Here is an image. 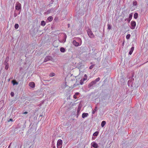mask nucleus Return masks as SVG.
Masks as SVG:
<instances>
[{
    "mask_svg": "<svg viewBox=\"0 0 148 148\" xmlns=\"http://www.w3.org/2000/svg\"><path fill=\"white\" fill-rule=\"evenodd\" d=\"M19 27V25L18 24H16L14 25L15 28L16 29H17Z\"/></svg>",
    "mask_w": 148,
    "mask_h": 148,
    "instance_id": "bb28decb",
    "label": "nucleus"
},
{
    "mask_svg": "<svg viewBox=\"0 0 148 148\" xmlns=\"http://www.w3.org/2000/svg\"><path fill=\"white\" fill-rule=\"evenodd\" d=\"M131 28L132 29H134L136 26V23L135 21H132L131 22Z\"/></svg>",
    "mask_w": 148,
    "mask_h": 148,
    "instance_id": "423d86ee",
    "label": "nucleus"
},
{
    "mask_svg": "<svg viewBox=\"0 0 148 148\" xmlns=\"http://www.w3.org/2000/svg\"><path fill=\"white\" fill-rule=\"evenodd\" d=\"M132 13L130 14L129 15V17L127 19V20L128 22H130L132 19Z\"/></svg>",
    "mask_w": 148,
    "mask_h": 148,
    "instance_id": "9b49d317",
    "label": "nucleus"
},
{
    "mask_svg": "<svg viewBox=\"0 0 148 148\" xmlns=\"http://www.w3.org/2000/svg\"><path fill=\"white\" fill-rule=\"evenodd\" d=\"M12 82L13 85H17L18 84V83L16 82H14L12 81Z\"/></svg>",
    "mask_w": 148,
    "mask_h": 148,
    "instance_id": "c756f323",
    "label": "nucleus"
},
{
    "mask_svg": "<svg viewBox=\"0 0 148 148\" xmlns=\"http://www.w3.org/2000/svg\"><path fill=\"white\" fill-rule=\"evenodd\" d=\"M53 17L52 16H50L49 17L47 18V20L49 22L53 20Z\"/></svg>",
    "mask_w": 148,
    "mask_h": 148,
    "instance_id": "f3484780",
    "label": "nucleus"
},
{
    "mask_svg": "<svg viewBox=\"0 0 148 148\" xmlns=\"http://www.w3.org/2000/svg\"><path fill=\"white\" fill-rule=\"evenodd\" d=\"M133 6H137V2L136 1H134L133 2Z\"/></svg>",
    "mask_w": 148,
    "mask_h": 148,
    "instance_id": "412c9836",
    "label": "nucleus"
},
{
    "mask_svg": "<svg viewBox=\"0 0 148 148\" xmlns=\"http://www.w3.org/2000/svg\"><path fill=\"white\" fill-rule=\"evenodd\" d=\"M8 121L9 122H10V121H12H12H13V120H12V119H9V120Z\"/></svg>",
    "mask_w": 148,
    "mask_h": 148,
    "instance_id": "f704fd0d",
    "label": "nucleus"
},
{
    "mask_svg": "<svg viewBox=\"0 0 148 148\" xmlns=\"http://www.w3.org/2000/svg\"><path fill=\"white\" fill-rule=\"evenodd\" d=\"M51 59V57L50 56H47L45 58L44 62H46L50 60Z\"/></svg>",
    "mask_w": 148,
    "mask_h": 148,
    "instance_id": "1a4fd4ad",
    "label": "nucleus"
},
{
    "mask_svg": "<svg viewBox=\"0 0 148 148\" xmlns=\"http://www.w3.org/2000/svg\"><path fill=\"white\" fill-rule=\"evenodd\" d=\"M91 146L95 148H97L98 147V145L95 142H93L91 143Z\"/></svg>",
    "mask_w": 148,
    "mask_h": 148,
    "instance_id": "0eeeda50",
    "label": "nucleus"
},
{
    "mask_svg": "<svg viewBox=\"0 0 148 148\" xmlns=\"http://www.w3.org/2000/svg\"><path fill=\"white\" fill-rule=\"evenodd\" d=\"M15 8L16 10H20L21 8V4L19 2L16 3L15 5Z\"/></svg>",
    "mask_w": 148,
    "mask_h": 148,
    "instance_id": "20e7f679",
    "label": "nucleus"
},
{
    "mask_svg": "<svg viewBox=\"0 0 148 148\" xmlns=\"http://www.w3.org/2000/svg\"><path fill=\"white\" fill-rule=\"evenodd\" d=\"M11 143L10 144V145H9V146H8V148L9 147H10V145L11 144Z\"/></svg>",
    "mask_w": 148,
    "mask_h": 148,
    "instance_id": "a19ab883",
    "label": "nucleus"
},
{
    "mask_svg": "<svg viewBox=\"0 0 148 148\" xmlns=\"http://www.w3.org/2000/svg\"><path fill=\"white\" fill-rule=\"evenodd\" d=\"M9 58V57H7V58H6V59H7V58Z\"/></svg>",
    "mask_w": 148,
    "mask_h": 148,
    "instance_id": "79ce46f5",
    "label": "nucleus"
},
{
    "mask_svg": "<svg viewBox=\"0 0 148 148\" xmlns=\"http://www.w3.org/2000/svg\"><path fill=\"white\" fill-rule=\"evenodd\" d=\"M55 75V73H50V74L49 75V76L50 77H52Z\"/></svg>",
    "mask_w": 148,
    "mask_h": 148,
    "instance_id": "b1692460",
    "label": "nucleus"
},
{
    "mask_svg": "<svg viewBox=\"0 0 148 148\" xmlns=\"http://www.w3.org/2000/svg\"><path fill=\"white\" fill-rule=\"evenodd\" d=\"M40 25L41 26L44 27L46 25V23L44 21H41Z\"/></svg>",
    "mask_w": 148,
    "mask_h": 148,
    "instance_id": "dca6fc26",
    "label": "nucleus"
},
{
    "mask_svg": "<svg viewBox=\"0 0 148 148\" xmlns=\"http://www.w3.org/2000/svg\"><path fill=\"white\" fill-rule=\"evenodd\" d=\"M73 45L77 47L81 45V44H80L79 42H76V41L75 40H74L73 41Z\"/></svg>",
    "mask_w": 148,
    "mask_h": 148,
    "instance_id": "6e6552de",
    "label": "nucleus"
},
{
    "mask_svg": "<svg viewBox=\"0 0 148 148\" xmlns=\"http://www.w3.org/2000/svg\"><path fill=\"white\" fill-rule=\"evenodd\" d=\"M87 79V76L86 74H85L84 75V77L83 79H81L80 82V84L81 85H82L84 83L85 81Z\"/></svg>",
    "mask_w": 148,
    "mask_h": 148,
    "instance_id": "7ed1b4c3",
    "label": "nucleus"
},
{
    "mask_svg": "<svg viewBox=\"0 0 148 148\" xmlns=\"http://www.w3.org/2000/svg\"><path fill=\"white\" fill-rule=\"evenodd\" d=\"M132 82L130 80H129L128 82V86H129L130 85H131L132 84Z\"/></svg>",
    "mask_w": 148,
    "mask_h": 148,
    "instance_id": "393cba45",
    "label": "nucleus"
},
{
    "mask_svg": "<svg viewBox=\"0 0 148 148\" xmlns=\"http://www.w3.org/2000/svg\"><path fill=\"white\" fill-rule=\"evenodd\" d=\"M100 79V78L99 77L97 78L95 80H94L95 82L97 83V82H98Z\"/></svg>",
    "mask_w": 148,
    "mask_h": 148,
    "instance_id": "cd10ccee",
    "label": "nucleus"
},
{
    "mask_svg": "<svg viewBox=\"0 0 148 148\" xmlns=\"http://www.w3.org/2000/svg\"><path fill=\"white\" fill-rule=\"evenodd\" d=\"M62 141L61 139L58 140L57 142V148H62Z\"/></svg>",
    "mask_w": 148,
    "mask_h": 148,
    "instance_id": "f257e3e1",
    "label": "nucleus"
},
{
    "mask_svg": "<svg viewBox=\"0 0 148 148\" xmlns=\"http://www.w3.org/2000/svg\"><path fill=\"white\" fill-rule=\"evenodd\" d=\"M79 94V92H76L75 94V95L76 96L77 95H78Z\"/></svg>",
    "mask_w": 148,
    "mask_h": 148,
    "instance_id": "e433bc0d",
    "label": "nucleus"
},
{
    "mask_svg": "<svg viewBox=\"0 0 148 148\" xmlns=\"http://www.w3.org/2000/svg\"><path fill=\"white\" fill-rule=\"evenodd\" d=\"M130 34H128L126 36V38L127 39H129L130 37Z\"/></svg>",
    "mask_w": 148,
    "mask_h": 148,
    "instance_id": "c85d7f7f",
    "label": "nucleus"
},
{
    "mask_svg": "<svg viewBox=\"0 0 148 148\" xmlns=\"http://www.w3.org/2000/svg\"><path fill=\"white\" fill-rule=\"evenodd\" d=\"M73 97L74 98L76 99L77 98V97L75 95L73 96Z\"/></svg>",
    "mask_w": 148,
    "mask_h": 148,
    "instance_id": "58836bf2",
    "label": "nucleus"
},
{
    "mask_svg": "<svg viewBox=\"0 0 148 148\" xmlns=\"http://www.w3.org/2000/svg\"><path fill=\"white\" fill-rule=\"evenodd\" d=\"M134 49V47H132L130 49V51L129 52V54L130 55H131Z\"/></svg>",
    "mask_w": 148,
    "mask_h": 148,
    "instance_id": "ddd939ff",
    "label": "nucleus"
},
{
    "mask_svg": "<svg viewBox=\"0 0 148 148\" xmlns=\"http://www.w3.org/2000/svg\"><path fill=\"white\" fill-rule=\"evenodd\" d=\"M94 65H92L91 66H90L89 67V69H92V68L94 66Z\"/></svg>",
    "mask_w": 148,
    "mask_h": 148,
    "instance_id": "72a5a7b5",
    "label": "nucleus"
},
{
    "mask_svg": "<svg viewBox=\"0 0 148 148\" xmlns=\"http://www.w3.org/2000/svg\"><path fill=\"white\" fill-rule=\"evenodd\" d=\"M97 110V106L95 107V109L92 111V114H94L96 112V111Z\"/></svg>",
    "mask_w": 148,
    "mask_h": 148,
    "instance_id": "4be33fe9",
    "label": "nucleus"
},
{
    "mask_svg": "<svg viewBox=\"0 0 148 148\" xmlns=\"http://www.w3.org/2000/svg\"><path fill=\"white\" fill-rule=\"evenodd\" d=\"M60 51L62 53H64L65 52L66 50L65 48L64 47H61L60 49Z\"/></svg>",
    "mask_w": 148,
    "mask_h": 148,
    "instance_id": "2eb2a0df",
    "label": "nucleus"
},
{
    "mask_svg": "<svg viewBox=\"0 0 148 148\" xmlns=\"http://www.w3.org/2000/svg\"><path fill=\"white\" fill-rule=\"evenodd\" d=\"M99 132H96L93 134V136H97Z\"/></svg>",
    "mask_w": 148,
    "mask_h": 148,
    "instance_id": "5701e85b",
    "label": "nucleus"
},
{
    "mask_svg": "<svg viewBox=\"0 0 148 148\" xmlns=\"http://www.w3.org/2000/svg\"><path fill=\"white\" fill-rule=\"evenodd\" d=\"M10 95L11 97H13L14 96V93L13 92H11L10 93Z\"/></svg>",
    "mask_w": 148,
    "mask_h": 148,
    "instance_id": "473e14b6",
    "label": "nucleus"
},
{
    "mask_svg": "<svg viewBox=\"0 0 148 148\" xmlns=\"http://www.w3.org/2000/svg\"><path fill=\"white\" fill-rule=\"evenodd\" d=\"M67 36L66 34H63V39L62 40H59V41L61 42H62L63 43H64L66 41V38Z\"/></svg>",
    "mask_w": 148,
    "mask_h": 148,
    "instance_id": "39448f33",
    "label": "nucleus"
},
{
    "mask_svg": "<svg viewBox=\"0 0 148 148\" xmlns=\"http://www.w3.org/2000/svg\"><path fill=\"white\" fill-rule=\"evenodd\" d=\"M17 16V14L16 13H14V16L15 17H16Z\"/></svg>",
    "mask_w": 148,
    "mask_h": 148,
    "instance_id": "4c0bfd02",
    "label": "nucleus"
},
{
    "mask_svg": "<svg viewBox=\"0 0 148 148\" xmlns=\"http://www.w3.org/2000/svg\"><path fill=\"white\" fill-rule=\"evenodd\" d=\"M53 148H56V147L55 146H54Z\"/></svg>",
    "mask_w": 148,
    "mask_h": 148,
    "instance_id": "37998d69",
    "label": "nucleus"
},
{
    "mask_svg": "<svg viewBox=\"0 0 148 148\" xmlns=\"http://www.w3.org/2000/svg\"><path fill=\"white\" fill-rule=\"evenodd\" d=\"M106 124V122L105 121H103L101 123V126L102 127H103Z\"/></svg>",
    "mask_w": 148,
    "mask_h": 148,
    "instance_id": "a211bd4d",
    "label": "nucleus"
},
{
    "mask_svg": "<svg viewBox=\"0 0 148 148\" xmlns=\"http://www.w3.org/2000/svg\"><path fill=\"white\" fill-rule=\"evenodd\" d=\"M28 112H25L22 113L23 114H27Z\"/></svg>",
    "mask_w": 148,
    "mask_h": 148,
    "instance_id": "c9c22d12",
    "label": "nucleus"
},
{
    "mask_svg": "<svg viewBox=\"0 0 148 148\" xmlns=\"http://www.w3.org/2000/svg\"><path fill=\"white\" fill-rule=\"evenodd\" d=\"M80 110H81V108L79 107L78 108L77 110V117L79 115V114Z\"/></svg>",
    "mask_w": 148,
    "mask_h": 148,
    "instance_id": "6ab92c4d",
    "label": "nucleus"
},
{
    "mask_svg": "<svg viewBox=\"0 0 148 148\" xmlns=\"http://www.w3.org/2000/svg\"><path fill=\"white\" fill-rule=\"evenodd\" d=\"M29 85L30 87L33 88L35 87V84L34 82H32L29 83Z\"/></svg>",
    "mask_w": 148,
    "mask_h": 148,
    "instance_id": "f8f14e48",
    "label": "nucleus"
},
{
    "mask_svg": "<svg viewBox=\"0 0 148 148\" xmlns=\"http://www.w3.org/2000/svg\"><path fill=\"white\" fill-rule=\"evenodd\" d=\"M87 32L88 36L90 38H92L94 37L95 36L90 30L88 29Z\"/></svg>",
    "mask_w": 148,
    "mask_h": 148,
    "instance_id": "f03ea898",
    "label": "nucleus"
},
{
    "mask_svg": "<svg viewBox=\"0 0 148 148\" xmlns=\"http://www.w3.org/2000/svg\"><path fill=\"white\" fill-rule=\"evenodd\" d=\"M68 27H69L70 26V24H68Z\"/></svg>",
    "mask_w": 148,
    "mask_h": 148,
    "instance_id": "ea45409f",
    "label": "nucleus"
},
{
    "mask_svg": "<svg viewBox=\"0 0 148 148\" xmlns=\"http://www.w3.org/2000/svg\"><path fill=\"white\" fill-rule=\"evenodd\" d=\"M51 9L48 10L46 12H45L46 14H49L51 12Z\"/></svg>",
    "mask_w": 148,
    "mask_h": 148,
    "instance_id": "a878e982",
    "label": "nucleus"
},
{
    "mask_svg": "<svg viewBox=\"0 0 148 148\" xmlns=\"http://www.w3.org/2000/svg\"><path fill=\"white\" fill-rule=\"evenodd\" d=\"M138 13L136 12L134 13V18L135 19H137L138 18Z\"/></svg>",
    "mask_w": 148,
    "mask_h": 148,
    "instance_id": "aec40b11",
    "label": "nucleus"
},
{
    "mask_svg": "<svg viewBox=\"0 0 148 148\" xmlns=\"http://www.w3.org/2000/svg\"><path fill=\"white\" fill-rule=\"evenodd\" d=\"M107 26L108 27V29L109 30L111 28V25L109 24H108L107 25Z\"/></svg>",
    "mask_w": 148,
    "mask_h": 148,
    "instance_id": "7c9ffc66",
    "label": "nucleus"
},
{
    "mask_svg": "<svg viewBox=\"0 0 148 148\" xmlns=\"http://www.w3.org/2000/svg\"><path fill=\"white\" fill-rule=\"evenodd\" d=\"M88 115V113H84L82 114V118H84L86 117H87Z\"/></svg>",
    "mask_w": 148,
    "mask_h": 148,
    "instance_id": "4468645a",
    "label": "nucleus"
},
{
    "mask_svg": "<svg viewBox=\"0 0 148 148\" xmlns=\"http://www.w3.org/2000/svg\"><path fill=\"white\" fill-rule=\"evenodd\" d=\"M8 64H7L5 65V69L6 70L8 69Z\"/></svg>",
    "mask_w": 148,
    "mask_h": 148,
    "instance_id": "2f4dec72",
    "label": "nucleus"
},
{
    "mask_svg": "<svg viewBox=\"0 0 148 148\" xmlns=\"http://www.w3.org/2000/svg\"><path fill=\"white\" fill-rule=\"evenodd\" d=\"M96 84V83L95 81H93L88 85V87L89 88H90L93 85H95Z\"/></svg>",
    "mask_w": 148,
    "mask_h": 148,
    "instance_id": "9d476101",
    "label": "nucleus"
}]
</instances>
